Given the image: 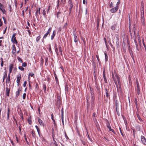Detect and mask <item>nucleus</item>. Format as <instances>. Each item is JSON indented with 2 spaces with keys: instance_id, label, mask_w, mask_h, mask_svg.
<instances>
[{
  "instance_id": "39448f33",
  "label": "nucleus",
  "mask_w": 146,
  "mask_h": 146,
  "mask_svg": "<svg viewBox=\"0 0 146 146\" xmlns=\"http://www.w3.org/2000/svg\"><path fill=\"white\" fill-rule=\"evenodd\" d=\"M112 77L113 78V79L114 82L115 83V84L116 85L118 84V81L117 80V78H116V77L114 76V74L112 72Z\"/></svg>"
},
{
  "instance_id": "09e8293b",
  "label": "nucleus",
  "mask_w": 146,
  "mask_h": 146,
  "mask_svg": "<svg viewBox=\"0 0 146 146\" xmlns=\"http://www.w3.org/2000/svg\"><path fill=\"white\" fill-rule=\"evenodd\" d=\"M140 88H137V94L139 95L140 94Z\"/></svg>"
},
{
  "instance_id": "a18cd8bd",
  "label": "nucleus",
  "mask_w": 146,
  "mask_h": 146,
  "mask_svg": "<svg viewBox=\"0 0 146 146\" xmlns=\"http://www.w3.org/2000/svg\"><path fill=\"white\" fill-rule=\"evenodd\" d=\"M5 7L0 2V10Z\"/></svg>"
},
{
  "instance_id": "f257e3e1",
  "label": "nucleus",
  "mask_w": 146,
  "mask_h": 146,
  "mask_svg": "<svg viewBox=\"0 0 146 146\" xmlns=\"http://www.w3.org/2000/svg\"><path fill=\"white\" fill-rule=\"evenodd\" d=\"M115 76L117 78V80L118 81V84L116 85L117 92L118 94L121 93V82L120 81V79L119 76H117L116 73H114Z\"/></svg>"
},
{
  "instance_id": "9b49d317",
  "label": "nucleus",
  "mask_w": 146,
  "mask_h": 146,
  "mask_svg": "<svg viewBox=\"0 0 146 146\" xmlns=\"http://www.w3.org/2000/svg\"><path fill=\"white\" fill-rule=\"evenodd\" d=\"M6 94L7 96H9V93L10 89L9 88H8L7 87L6 88Z\"/></svg>"
},
{
  "instance_id": "bb28decb",
  "label": "nucleus",
  "mask_w": 146,
  "mask_h": 146,
  "mask_svg": "<svg viewBox=\"0 0 146 146\" xmlns=\"http://www.w3.org/2000/svg\"><path fill=\"white\" fill-rule=\"evenodd\" d=\"M73 7V4L69 5V10L70 11V13H71V11H72V8Z\"/></svg>"
},
{
  "instance_id": "6ab92c4d",
  "label": "nucleus",
  "mask_w": 146,
  "mask_h": 146,
  "mask_svg": "<svg viewBox=\"0 0 146 146\" xmlns=\"http://www.w3.org/2000/svg\"><path fill=\"white\" fill-rule=\"evenodd\" d=\"M54 76L55 78V79L56 80V83L57 84L58 83V79L57 75L55 73V72H54Z\"/></svg>"
},
{
  "instance_id": "7c9ffc66",
  "label": "nucleus",
  "mask_w": 146,
  "mask_h": 146,
  "mask_svg": "<svg viewBox=\"0 0 146 146\" xmlns=\"http://www.w3.org/2000/svg\"><path fill=\"white\" fill-rule=\"evenodd\" d=\"M48 50L50 52H52V51L51 50V46L50 44H48Z\"/></svg>"
},
{
  "instance_id": "cd10ccee",
  "label": "nucleus",
  "mask_w": 146,
  "mask_h": 146,
  "mask_svg": "<svg viewBox=\"0 0 146 146\" xmlns=\"http://www.w3.org/2000/svg\"><path fill=\"white\" fill-rule=\"evenodd\" d=\"M68 27V22H67L64 25V26L63 27V29H66Z\"/></svg>"
},
{
  "instance_id": "7ed1b4c3",
  "label": "nucleus",
  "mask_w": 146,
  "mask_h": 146,
  "mask_svg": "<svg viewBox=\"0 0 146 146\" xmlns=\"http://www.w3.org/2000/svg\"><path fill=\"white\" fill-rule=\"evenodd\" d=\"M73 34L74 35V41L75 42H78V38L76 35V31L75 29H74Z\"/></svg>"
},
{
  "instance_id": "13d9d810",
  "label": "nucleus",
  "mask_w": 146,
  "mask_h": 146,
  "mask_svg": "<svg viewBox=\"0 0 146 146\" xmlns=\"http://www.w3.org/2000/svg\"><path fill=\"white\" fill-rule=\"evenodd\" d=\"M119 130H120L121 134L123 136L124 135H123V133H122L121 129L120 127H119Z\"/></svg>"
},
{
  "instance_id": "052dcab7",
  "label": "nucleus",
  "mask_w": 146,
  "mask_h": 146,
  "mask_svg": "<svg viewBox=\"0 0 146 146\" xmlns=\"http://www.w3.org/2000/svg\"><path fill=\"white\" fill-rule=\"evenodd\" d=\"M26 93H24L23 95V98L24 99H25L26 98Z\"/></svg>"
},
{
  "instance_id": "ddd939ff",
  "label": "nucleus",
  "mask_w": 146,
  "mask_h": 146,
  "mask_svg": "<svg viewBox=\"0 0 146 146\" xmlns=\"http://www.w3.org/2000/svg\"><path fill=\"white\" fill-rule=\"evenodd\" d=\"M17 80L16 82H20V80L21 79V74H18L17 77Z\"/></svg>"
},
{
  "instance_id": "9d476101",
  "label": "nucleus",
  "mask_w": 146,
  "mask_h": 146,
  "mask_svg": "<svg viewBox=\"0 0 146 146\" xmlns=\"http://www.w3.org/2000/svg\"><path fill=\"white\" fill-rule=\"evenodd\" d=\"M107 127L109 129L110 131L112 132L113 133H114V131L113 129L111 128V127L109 123H108L107 124Z\"/></svg>"
},
{
  "instance_id": "774afa93",
  "label": "nucleus",
  "mask_w": 146,
  "mask_h": 146,
  "mask_svg": "<svg viewBox=\"0 0 146 146\" xmlns=\"http://www.w3.org/2000/svg\"><path fill=\"white\" fill-rule=\"evenodd\" d=\"M65 90H66L67 91L68 90V85H65Z\"/></svg>"
},
{
  "instance_id": "412c9836",
  "label": "nucleus",
  "mask_w": 146,
  "mask_h": 146,
  "mask_svg": "<svg viewBox=\"0 0 146 146\" xmlns=\"http://www.w3.org/2000/svg\"><path fill=\"white\" fill-rule=\"evenodd\" d=\"M50 7L51 6L50 5H49L48 6V7L46 11V13L47 14H50Z\"/></svg>"
},
{
  "instance_id": "c9c22d12",
  "label": "nucleus",
  "mask_w": 146,
  "mask_h": 146,
  "mask_svg": "<svg viewBox=\"0 0 146 146\" xmlns=\"http://www.w3.org/2000/svg\"><path fill=\"white\" fill-rule=\"evenodd\" d=\"M10 81V77H7L6 80V83H9Z\"/></svg>"
},
{
  "instance_id": "b1692460",
  "label": "nucleus",
  "mask_w": 146,
  "mask_h": 146,
  "mask_svg": "<svg viewBox=\"0 0 146 146\" xmlns=\"http://www.w3.org/2000/svg\"><path fill=\"white\" fill-rule=\"evenodd\" d=\"M27 120L29 124L31 125L32 124V121L31 120V118L30 117H29L28 118Z\"/></svg>"
},
{
  "instance_id": "0eeeda50",
  "label": "nucleus",
  "mask_w": 146,
  "mask_h": 146,
  "mask_svg": "<svg viewBox=\"0 0 146 146\" xmlns=\"http://www.w3.org/2000/svg\"><path fill=\"white\" fill-rule=\"evenodd\" d=\"M118 6H117L114 8H112L110 10V11L112 13H113L116 12L118 9Z\"/></svg>"
},
{
  "instance_id": "a878e982",
  "label": "nucleus",
  "mask_w": 146,
  "mask_h": 146,
  "mask_svg": "<svg viewBox=\"0 0 146 146\" xmlns=\"http://www.w3.org/2000/svg\"><path fill=\"white\" fill-rule=\"evenodd\" d=\"M42 14L44 17L45 18H46V11L45 9H44L42 12Z\"/></svg>"
},
{
  "instance_id": "ea45409f",
  "label": "nucleus",
  "mask_w": 146,
  "mask_h": 146,
  "mask_svg": "<svg viewBox=\"0 0 146 146\" xmlns=\"http://www.w3.org/2000/svg\"><path fill=\"white\" fill-rule=\"evenodd\" d=\"M19 69L23 71L24 70V68H23L22 66H19L18 67Z\"/></svg>"
},
{
  "instance_id": "49530a36",
  "label": "nucleus",
  "mask_w": 146,
  "mask_h": 146,
  "mask_svg": "<svg viewBox=\"0 0 146 146\" xmlns=\"http://www.w3.org/2000/svg\"><path fill=\"white\" fill-rule=\"evenodd\" d=\"M54 123V124L55 127L56 126V124L55 122V121L54 118H51Z\"/></svg>"
},
{
  "instance_id": "72a5a7b5",
  "label": "nucleus",
  "mask_w": 146,
  "mask_h": 146,
  "mask_svg": "<svg viewBox=\"0 0 146 146\" xmlns=\"http://www.w3.org/2000/svg\"><path fill=\"white\" fill-rule=\"evenodd\" d=\"M41 38V37L40 36H38L36 38V40L37 42H38L39 41V40Z\"/></svg>"
},
{
  "instance_id": "864d4df0",
  "label": "nucleus",
  "mask_w": 146,
  "mask_h": 146,
  "mask_svg": "<svg viewBox=\"0 0 146 146\" xmlns=\"http://www.w3.org/2000/svg\"><path fill=\"white\" fill-rule=\"evenodd\" d=\"M144 17V10L142 11L141 10V17Z\"/></svg>"
},
{
  "instance_id": "c85d7f7f",
  "label": "nucleus",
  "mask_w": 146,
  "mask_h": 146,
  "mask_svg": "<svg viewBox=\"0 0 146 146\" xmlns=\"http://www.w3.org/2000/svg\"><path fill=\"white\" fill-rule=\"evenodd\" d=\"M43 88L44 92L46 93V86L45 84H44L43 86Z\"/></svg>"
},
{
  "instance_id": "2eb2a0df",
  "label": "nucleus",
  "mask_w": 146,
  "mask_h": 146,
  "mask_svg": "<svg viewBox=\"0 0 146 146\" xmlns=\"http://www.w3.org/2000/svg\"><path fill=\"white\" fill-rule=\"evenodd\" d=\"M21 91V90L19 88L18 91H17L16 92V98H17L19 96V95L20 92Z\"/></svg>"
},
{
  "instance_id": "4468645a",
  "label": "nucleus",
  "mask_w": 146,
  "mask_h": 146,
  "mask_svg": "<svg viewBox=\"0 0 146 146\" xmlns=\"http://www.w3.org/2000/svg\"><path fill=\"white\" fill-rule=\"evenodd\" d=\"M105 91L106 92V97L107 98H108L110 96L109 91V90L108 91L107 89V88L105 89Z\"/></svg>"
},
{
  "instance_id": "e433bc0d",
  "label": "nucleus",
  "mask_w": 146,
  "mask_h": 146,
  "mask_svg": "<svg viewBox=\"0 0 146 146\" xmlns=\"http://www.w3.org/2000/svg\"><path fill=\"white\" fill-rule=\"evenodd\" d=\"M104 54L106 61H107L108 60V56L106 53H105Z\"/></svg>"
},
{
  "instance_id": "69168bd1",
  "label": "nucleus",
  "mask_w": 146,
  "mask_h": 146,
  "mask_svg": "<svg viewBox=\"0 0 146 146\" xmlns=\"http://www.w3.org/2000/svg\"><path fill=\"white\" fill-rule=\"evenodd\" d=\"M64 116V111L63 108H62L61 110V116Z\"/></svg>"
},
{
  "instance_id": "f3484780",
  "label": "nucleus",
  "mask_w": 146,
  "mask_h": 146,
  "mask_svg": "<svg viewBox=\"0 0 146 146\" xmlns=\"http://www.w3.org/2000/svg\"><path fill=\"white\" fill-rule=\"evenodd\" d=\"M56 35V31H53L52 34L51 36V40H52L54 38V37Z\"/></svg>"
},
{
  "instance_id": "c03bdc74",
  "label": "nucleus",
  "mask_w": 146,
  "mask_h": 146,
  "mask_svg": "<svg viewBox=\"0 0 146 146\" xmlns=\"http://www.w3.org/2000/svg\"><path fill=\"white\" fill-rule=\"evenodd\" d=\"M116 25H113L111 26V29L112 30H114L115 29Z\"/></svg>"
},
{
  "instance_id": "a211bd4d",
  "label": "nucleus",
  "mask_w": 146,
  "mask_h": 146,
  "mask_svg": "<svg viewBox=\"0 0 146 146\" xmlns=\"http://www.w3.org/2000/svg\"><path fill=\"white\" fill-rule=\"evenodd\" d=\"M116 44L118 48H119V41L118 38H116Z\"/></svg>"
},
{
  "instance_id": "8fccbe9b",
  "label": "nucleus",
  "mask_w": 146,
  "mask_h": 146,
  "mask_svg": "<svg viewBox=\"0 0 146 146\" xmlns=\"http://www.w3.org/2000/svg\"><path fill=\"white\" fill-rule=\"evenodd\" d=\"M22 63H23V64H22V66L23 67H25L27 66V63H26L25 62H22Z\"/></svg>"
},
{
  "instance_id": "3c124183",
  "label": "nucleus",
  "mask_w": 146,
  "mask_h": 146,
  "mask_svg": "<svg viewBox=\"0 0 146 146\" xmlns=\"http://www.w3.org/2000/svg\"><path fill=\"white\" fill-rule=\"evenodd\" d=\"M130 54L134 62L135 61H134V56H133V54L132 53L130 52Z\"/></svg>"
},
{
  "instance_id": "4d7b16f0",
  "label": "nucleus",
  "mask_w": 146,
  "mask_h": 146,
  "mask_svg": "<svg viewBox=\"0 0 146 146\" xmlns=\"http://www.w3.org/2000/svg\"><path fill=\"white\" fill-rule=\"evenodd\" d=\"M137 117L139 120H140L141 122L142 121L141 118V117H140V116H139V115L138 114L137 115Z\"/></svg>"
},
{
  "instance_id": "473e14b6",
  "label": "nucleus",
  "mask_w": 146,
  "mask_h": 146,
  "mask_svg": "<svg viewBox=\"0 0 146 146\" xmlns=\"http://www.w3.org/2000/svg\"><path fill=\"white\" fill-rule=\"evenodd\" d=\"M137 37H138V40H139V43H141V40H140V36L139 35V33H137Z\"/></svg>"
},
{
  "instance_id": "f8f14e48",
  "label": "nucleus",
  "mask_w": 146,
  "mask_h": 146,
  "mask_svg": "<svg viewBox=\"0 0 146 146\" xmlns=\"http://www.w3.org/2000/svg\"><path fill=\"white\" fill-rule=\"evenodd\" d=\"M12 42L13 43V44H17V41L16 39V37H15L14 38H11V40Z\"/></svg>"
},
{
  "instance_id": "6e6552de",
  "label": "nucleus",
  "mask_w": 146,
  "mask_h": 146,
  "mask_svg": "<svg viewBox=\"0 0 146 146\" xmlns=\"http://www.w3.org/2000/svg\"><path fill=\"white\" fill-rule=\"evenodd\" d=\"M38 121L40 126H42L43 127H44V124L43 121L39 117L38 119Z\"/></svg>"
},
{
  "instance_id": "423d86ee",
  "label": "nucleus",
  "mask_w": 146,
  "mask_h": 146,
  "mask_svg": "<svg viewBox=\"0 0 146 146\" xmlns=\"http://www.w3.org/2000/svg\"><path fill=\"white\" fill-rule=\"evenodd\" d=\"M141 23L143 26L145 25V20L144 17H141Z\"/></svg>"
},
{
  "instance_id": "20e7f679",
  "label": "nucleus",
  "mask_w": 146,
  "mask_h": 146,
  "mask_svg": "<svg viewBox=\"0 0 146 146\" xmlns=\"http://www.w3.org/2000/svg\"><path fill=\"white\" fill-rule=\"evenodd\" d=\"M12 53L13 54V55L15 56H16V47L14 45H13L12 46Z\"/></svg>"
},
{
  "instance_id": "0e129e2a",
  "label": "nucleus",
  "mask_w": 146,
  "mask_h": 146,
  "mask_svg": "<svg viewBox=\"0 0 146 146\" xmlns=\"http://www.w3.org/2000/svg\"><path fill=\"white\" fill-rule=\"evenodd\" d=\"M26 84H27V81H25L23 83V87H25L26 86Z\"/></svg>"
},
{
  "instance_id": "1a4fd4ad",
  "label": "nucleus",
  "mask_w": 146,
  "mask_h": 146,
  "mask_svg": "<svg viewBox=\"0 0 146 146\" xmlns=\"http://www.w3.org/2000/svg\"><path fill=\"white\" fill-rule=\"evenodd\" d=\"M141 140L142 142L145 145H146V139L143 136H141Z\"/></svg>"
},
{
  "instance_id": "dca6fc26",
  "label": "nucleus",
  "mask_w": 146,
  "mask_h": 146,
  "mask_svg": "<svg viewBox=\"0 0 146 146\" xmlns=\"http://www.w3.org/2000/svg\"><path fill=\"white\" fill-rule=\"evenodd\" d=\"M35 127L37 131L38 132V135H39V136L40 137V129L38 127L37 125H36L35 126Z\"/></svg>"
},
{
  "instance_id": "79ce46f5",
  "label": "nucleus",
  "mask_w": 146,
  "mask_h": 146,
  "mask_svg": "<svg viewBox=\"0 0 146 146\" xmlns=\"http://www.w3.org/2000/svg\"><path fill=\"white\" fill-rule=\"evenodd\" d=\"M144 4L142 3H141V10L142 11L144 10Z\"/></svg>"
},
{
  "instance_id": "6e6d98bb",
  "label": "nucleus",
  "mask_w": 146,
  "mask_h": 146,
  "mask_svg": "<svg viewBox=\"0 0 146 146\" xmlns=\"http://www.w3.org/2000/svg\"><path fill=\"white\" fill-rule=\"evenodd\" d=\"M48 35V34L47 33H45L43 36V38H45L47 37V36Z\"/></svg>"
},
{
  "instance_id": "5701e85b",
  "label": "nucleus",
  "mask_w": 146,
  "mask_h": 146,
  "mask_svg": "<svg viewBox=\"0 0 146 146\" xmlns=\"http://www.w3.org/2000/svg\"><path fill=\"white\" fill-rule=\"evenodd\" d=\"M10 113V109L9 108H8L7 112V119L8 120L9 117Z\"/></svg>"
},
{
  "instance_id": "bf43d9fd",
  "label": "nucleus",
  "mask_w": 146,
  "mask_h": 146,
  "mask_svg": "<svg viewBox=\"0 0 146 146\" xmlns=\"http://www.w3.org/2000/svg\"><path fill=\"white\" fill-rule=\"evenodd\" d=\"M48 60V58H46V59L45 60V65L46 66L47 65V61Z\"/></svg>"
},
{
  "instance_id": "f704fd0d",
  "label": "nucleus",
  "mask_w": 146,
  "mask_h": 146,
  "mask_svg": "<svg viewBox=\"0 0 146 146\" xmlns=\"http://www.w3.org/2000/svg\"><path fill=\"white\" fill-rule=\"evenodd\" d=\"M13 68V64H11L9 66V69L12 70Z\"/></svg>"
},
{
  "instance_id": "603ef678",
  "label": "nucleus",
  "mask_w": 146,
  "mask_h": 146,
  "mask_svg": "<svg viewBox=\"0 0 146 146\" xmlns=\"http://www.w3.org/2000/svg\"><path fill=\"white\" fill-rule=\"evenodd\" d=\"M61 13L60 12H58L56 13V17L57 18L59 19V17L58 16Z\"/></svg>"
},
{
  "instance_id": "aec40b11",
  "label": "nucleus",
  "mask_w": 146,
  "mask_h": 146,
  "mask_svg": "<svg viewBox=\"0 0 146 146\" xmlns=\"http://www.w3.org/2000/svg\"><path fill=\"white\" fill-rule=\"evenodd\" d=\"M115 106L116 107V110L117 111V109L119 107V104L117 103V100H116L115 101Z\"/></svg>"
},
{
  "instance_id": "4be33fe9",
  "label": "nucleus",
  "mask_w": 146,
  "mask_h": 146,
  "mask_svg": "<svg viewBox=\"0 0 146 146\" xmlns=\"http://www.w3.org/2000/svg\"><path fill=\"white\" fill-rule=\"evenodd\" d=\"M31 134L33 137H35L36 134L35 133V131L33 130H32L31 131Z\"/></svg>"
},
{
  "instance_id": "393cba45",
  "label": "nucleus",
  "mask_w": 146,
  "mask_h": 146,
  "mask_svg": "<svg viewBox=\"0 0 146 146\" xmlns=\"http://www.w3.org/2000/svg\"><path fill=\"white\" fill-rule=\"evenodd\" d=\"M5 7L3 8V9H1L0 10L1 11L3 14H6V11L5 9Z\"/></svg>"
},
{
  "instance_id": "a19ab883",
  "label": "nucleus",
  "mask_w": 146,
  "mask_h": 146,
  "mask_svg": "<svg viewBox=\"0 0 146 146\" xmlns=\"http://www.w3.org/2000/svg\"><path fill=\"white\" fill-rule=\"evenodd\" d=\"M4 75L3 76V78L4 79H5V78L7 76V73L6 71H5L4 73Z\"/></svg>"
},
{
  "instance_id": "4c0bfd02",
  "label": "nucleus",
  "mask_w": 146,
  "mask_h": 146,
  "mask_svg": "<svg viewBox=\"0 0 146 146\" xmlns=\"http://www.w3.org/2000/svg\"><path fill=\"white\" fill-rule=\"evenodd\" d=\"M65 1L64 0H61V2L60 4L61 5H64L65 4Z\"/></svg>"
},
{
  "instance_id": "e2e57ef3",
  "label": "nucleus",
  "mask_w": 146,
  "mask_h": 146,
  "mask_svg": "<svg viewBox=\"0 0 146 146\" xmlns=\"http://www.w3.org/2000/svg\"><path fill=\"white\" fill-rule=\"evenodd\" d=\"M136 129L138 131H139L140 130V128L139 126H137L136 127Z\"/></svg>"
},
{
  "instance_id": "680f3d73",
  "label": "nucleus",
  "mask_w": 146,
  "mask_h": 146,
  "mask_svg": "<svg viewBox=\"0 0 146 146\" xmlns=\"http://www.w3.org/2000/svg\"><path fill=\"white\" fill-rule=\"evenodd\" d=\"M90 97L92 99V101H93V100L94 98V95H91Z\"/></svg>"
},
{
  "instance_id": "5fc2aeb1",
  "label": "nucleus",
  "mask_w": 146,
  "mask_h": 146,
  "mask_svg": "<svg viewBox=\"0 0 146 146\" xmlns=\"http://www.w3.org/2000/svg\"><path fill=\"white\" fill-rule=\"evenodd\" d=\"M59 2H60V1L59 0H58L57 2V8H58V7L59 5Z\"/></svg>"
},
{
  "instance_id": "58836bf2",
  "label": "nucleus",
  "mask_w": 146,
  "mask_h": 146,
  "mask_svg": "<svg viewBox=\"0 0 146 146\" xmlns=\"http://www.w3.org/2000/svg\"><path fill=\"white\" fill-rule=\"evenodd\" d=\"M51 30H52V28H51V27L49 28L48 29V30L47 32V33L48 34H49L51 32Z\"/></svg>"
},
{
  "instance_id": "c756f323",
  "label": "nucleus",
  "mask_w": 146,
  "mask_h": 146,
  "mask_svg": "<svg viewBox=\"0 0 146 146\" xmlns=\"http://www.w3.org/2000/svg\"><path fill=\"white\" fill-rule=\"evenodd\" d=\"M55 51L56 53V54L57 56H58L59 54V52L58 51V48H54Z\"/></svg>"
},
{
  "instance_id": "37998d69",
  "label": "nucleus",
  "mask_w": 146,
  "mask_h": 146,
  "mask_svg": "<svg viewBox=\"0 0 146 146\" xmlns=\"http://www.w3.org/2000/svg\"><path fill=\"white\" fill-rule=\"evenodd\" d=\"M134 102H135V104L136 106V108L137 109V99L136 98H135V99Z\"/></svg>"
},
{
  "instance_id": "2f4dec72",
  "label": "nucleus",
  "mask_w": 146,
  "mask_h": 146,
  "mask_svg": "<svg viewBox=\"0 0 146 146\" xmlns=\"http://www.w3.org/2000/svg\"><path fill=\"white\" fill-rule=\"evenodd\" d=\"M103 77L104 82L105 83H106L107 82V81L104 73H103Z\"/></svg>"
},
{
  "instance_id": "f03ea898",
  "label": "nucleus",
  "mask_w": 146,
  "mask_h": 146,
  "mask_svg": "<svg viewBox=\"0 0 146 146\" xmlns=\"http://www.w3.org/2000/svg\"><path fill=\"white\" fill-rule=\"evenodd\" d=\"M133 32H134V33L135 37V38L134 39V42H135V47H136V50H137L138 51H139V48H138V45L137 44V41H136V36L135 35L136 32V31H135V28H134V29H133Z\"/></svg>"
},
{
  "instance_id": "338daca9",
  "label": "nucleus",
  "mask_w": 146,
  "mask_h": 146,
  "mask_svg": "<svg viewBox=\"0 0 146 146\" xmlns=\"http://www.w3.org/2000/svg\"><path fill=\"white\" fill-rule=\"evenodd\" d=\"M137 88H140L138 82H137Z\"/></svg>"
},
{
  "instance_id": "de8ad7c7",
  "label": "nucleus",
  "mask_w": 146,
  "mask_h": 146,
  "mask_svg": "<svg viewBox=\"0 0 146 146\" xmlns=\"http://www.w3.org/2000/svg\"><path fill=\"white\" fill-rule=\"evenodd\" d=\"M17 59L19 60V61L21 63L23 62V61L22 59L19 57H17Z\"/></svg>"
}]
</instances>
